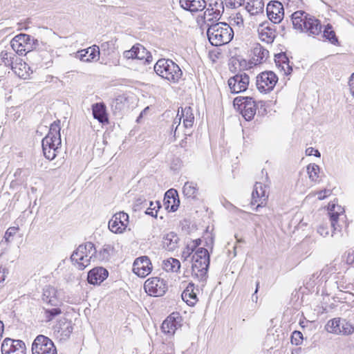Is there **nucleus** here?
<instances>
[{
	"instance_id": "nucleus-38",
	"label": "nucleus",
	"mask_w": 354,
	"mask_h": 354,
	"mask_svg": "<svg viewBox=\"0 0 354 354\" xmlns=\"http://www.w3.org/2000/svg\"><path fill=\"white\" fill-rule=\"evenodd\" d=\"M11 69L20 78L26 79L29 76L28 70L30 69V67L25 62L18 63L17 62Z\"/></svg>"
},
{
	"instance_id": "nucleus-11",
	"label": "nucleus",
	"mask_w": 354,
	"mask_h": 354,
	"mask_svg": "<svg viewBox=\"0 0 354 354\" xmlns=\"http://www.w3.org/2000/svg\"><path fill=\"white\" fill-rule=\"evenodd\" d=\"M144 288L146 292L149 295L160 297L165 293L167 289V285L166 281L162 279L151 277L145 281Z\"/></svg>"
},
{
	"instance_id": "nucleus-56",
	"label": "nucleus",
	"mask_w": 354,
	"mask_h": 354,
	"mask_svg": "<svg viewBox=\"0 0 354 354\" xmlns=\"http://www.w3.org/2000/svg\"><path fill=\"white\" fill-rule=\"evenodd\" d=\"M345 257H346V260H345L346 263L348 265H353V263H354V251L348 252L345 254Z\"/></svg>"
},
{
	"instance_id": "nucleus-40",
	"label": "nucleus",
	"mask_w": 354,
	"mask_h": 354,
	"mask_svg": "<svg viewBox=\"0 0 354 354\" xmlns=\"http://www.w3.org/2000/svg\"><path fill=\"white\" fill-rule=\"evenodd\" d=\"M323 37L328 40L330 44L335 46H339V40L336 36L335 32L333 30V26L328 24L323 31Z\"/></svg>"
},
{
	"instance_id": "nucleus-4",
	"label": "nucleus",
	"mask_w": 354,
	"mask_h": 354,
	"mask_svg": "<svg viewBox=\"0 0 354 354\" xmlns=\"http://www.w3.org/2000/svg\"><path fill=\"white\" fill-rule=\"evenodd\" d=\"M155 73L171 83H178L182 78L183 71L179 66L170 59H159L153 66Z\"/></svg>"
},
{
	"instance_id": "nucleus-46",
	"label": "nucleus",
	"mask_w": 354,
	"mask_h": 354,
	"mask_svg": "<svg viewBox=\"0 0 354 354\" xmlns=\"http://www.w3.org/2000/svg\"><path fill=\"white\" fill-rule=\"evenodd\" d=\"M217 11L214 8L208 7L204 12V19L207 21H218L221 15L216 16Z\"/></svg>"
},
{
	"instance_id": "nucleus-55",
	"label": "nucleus",
	"mask_w": 354,
	"mask_h": 354,
	"mask_svg": "<svg viewBox=\"0 0 354 354\" xmlns=\"http://www.w3.org/2000/svg\"><path fill=\"white\" fill-rule=\"evenodd\" d=\"M264 3L262 0H254L252 2V7L255 8V13L263 9Z\"/></svg>"
},
{
	"instance_id": "nucleus-34",
	"label": "nucleus",
	"mask_w": 354,
	"mask_h": 354,
	"mask_svg": "<svg viewBox=\"0 0 354 354\" xmlns=\"http://www.w3.org/2000/svg\"><path fill=\"white\" fill-rule=\"evenodd\" d=\"M93 118L101 123L108 122V117L106 113V106L103 103H96L92 106Z\"/></svg>"
},
{
	"instance_id": "nucleus-21",
	"label": "nucleus",
	"mask_w": 354,
	"mask_h": 354,
	"mask_svg": "<svg viewBox=\"0 0 354 354\" xmlns=\"http://www.w3.org/2000/svg\"><path fill=\"white\" fill-rule=\"evenodd\" d=\"M109 276L108 270L103 267H95L88 272L87 281L93 285L100 284Z\"/></svg>"
},
{
	"instance_id": "nucleus-17",
	"label": "nucleus",
	"mask_w": 354,
	"mask_h": 354,
	"mask_svg": "<svg viewBox=\"0 0 354 354\" xmlns=\"http://www.w3.org/2000/svg\"><path fill=\"white\" fill-rule=\"evenodd\" d=\"M152 267L149 258L143 256L137 258L133 264V272L140 277H145L151 272Z\"/></svg>"
},
{
	"instance_id": "nucleus-6",
	"label": "nucleus",
	"mask_w": 354,
	"mask_h": 354,
	"mask_svg": "<svg viewBox=\"0 0 354 354\" xmlns=\"http://www.w3.org/2000/svg\"><path fill=\"white\" fill-rule=\"evenodd\" d=\"M192 275L200 281L204 282L207 278L209 266V254L207 249L199 248L192 256Z\"/></svg>"
},
{
	"instance_id": "nucleus-60",
	"label": "nucleus",
	"mask_w": 354,
	"mask_h": 354,
	"mask_svg": "<svg viewBox=\"0 0 354 354\" xmlns=\"http://www.w3.org/2000/svg\"><path fill=\"white\" fill-rule=\"evenodd\" d=\"M242 100H243V102H242L243 106L244 105H247L248 104H255V102L251 97H243Z\"/></svg>"
},
{
	"instance_id": "nucleus-41",
	"label": "nucleus",
	"mask_w": 354,
	"mask_h": 354,
	"mask_svg": "<svg viewBox=\"0 0 354 354\" xmlns=\"http://www.w3.org/2000/svg\"><path fill=\"white\" fill-rule=\"evenodd\" d=\"M243 117L248 121L251 120L256 113V105L255 104H248L244 105L241 110Z\"/></svg>"
},
{
	"instance_id": "nucleus-47",
	"label": "nucleus",
	"mask_w": 354,
	"mask_h": 354,
	"mask_svg": "<svg viewBox=\"0 0 354 354\" xmlns=\"http://www.w3.org/2000/svg\"><path fill=\"white\" fill-rule=\"evenodd\" d=\"M19 227H10L5 232L3 239L5 243H10L12 241V237L14 236L16 233L19 231Z\"/></svg>"
},
{
	"instance_id": "nucleus-28",
	"label": "nucleus",
	"mask_w": 354,
	"mask_h": 354,
	"mask_svg": "<svg viewBox=\"0 0 354 354\" xmlns=\"http://www.w3.org/2000/svg\"><path fill=\"white\" fill-rule=\"evenodd\" d=\"M274 62L276 66L281 71H283L284 75H288L292 72V67L290 64V60L286 53H280L274 55Z\"/></svg>"
},
{
	"instance_id": "nucleus-20",
	"label": "nucleus",
	"mask_w": 354,
	"mask_h": 354,
	"mask_svg": "<svg viewBox=\"0 0 354 354\" xmlns=\"http://www.w3.org/2000/svg\"><path fill=\"white\" fill-rule=\"evenodd\" d=\"M268 197V195L266 194V187L263 186L261 183L257 182L254 186V189L252 193L251 202L252 205L260 202V203H259L255 207L256 211H258L259 207H263V203H266Z\"/></svg>"
},
{
	"instance_id": "nucleus-3",
	"label": "nucleus",
	"mask_w": 354,
	"mask_h": 354,
	"mask_svg": "<svg viewBox=\"0 0 354 354\" xmlns=\"http://www.w3.org/2000/svg\"><path fill=\"white\" fill-rule=\"evenodd\" d=\"M207 35L209 43L214 46L228 44L234 37L232 28L226 23L218 22L208 24Z\"/></svg>"
},
{
	"instance_id": "nucleus-2",
	"label": "nucleus",
	"mask_w": 354,
	"mask_h": 354,
	"mask_svg": "<svg viewBox=\"0 0 354 354\" xmlns=\"http://www.w3.org/2000/svg\"><path fill=\"white\" fill-rule=\"evenodd\" d=\"M292 22L295 29L309 36L318 35L322 32L320 21L313 17H308V15L302 10L295 12L292 15Z\"/></svg>"
},
{
	"instance_id": "nucleus-12",
	"label": "nucleus",
	"mask_w": 354,
	"mask_h": 354,
	"mask_svg": "<svg viewBox=\"0 0 354 354\" xmlns=\"http://www.w3.org/2000/svg\"><path fill=\"white\" fill-rule=\"evenodd\" d=\"M250 77L248 74L241 72L228 80V86L232 93L245 91L249 85Z\"/></svg>"
},
{
	"instance_id": "nucleus-30",
	"label": "nucleus",
	"mask_w": 354,
	"mask_h": 354,
	"mask_svg": "<svg viewBox=\"0 0 354 354\" xmlns=\"http://www.w3.org/2000/svg\"><path fill=\"white\" fill-rule=\"evenodd\" d=\"M115 251L114 246L111 244H104L94 252L95 259L102 262H109Z\"/></svg>"
},
{
	"instance_id": "nucleus-50",
	"label": "nucleus",
	"mask_w": 354,
	"mask_h": 354,
	"mask_svg": "<svg viewBox=\"0 0 354 354\" xmlns=\"http://www.w3.org/2000/svg\"><path fill=\"white\" fill-rule=\"evenodd\" d=\"M126 100V98L123 96H118L115 98L113 106H115V109L122 110L124 108V101Z\"/></svg>"
},
{
	"instance_id": "nucleus-45",
	"label": "nucleus",
	"mask_w": 354,
	"mask_h": 354,
	"mask_svg": "<svg viewBox=\"0 0 354 354\" xmlns=\"http://www.w3.org/2000/svg\"><path fill=\"white\" fill-rule=\"evenodd\" d=\"M161 207L160 203L158 201L155 203L153 201L149 202V207L145 211V214L156 218L158 210Z\"/></svg>"
},
{
	"instance_id": "nucleus-58",
	"label": "nucleus",
	"mask_w": 354,
	"mask_h": 354,
	"mask_svg": "<svg viewBox=\"0 0 354 354\" xmlns=\"http://www.w3.org/2000/svg\"><path fill=\"white\" fill-rule=\"evenodd\" d=\"M194 250L192 248L189 244H188L186 247V248L184 250V251L182 253V256L185 257V259L190 256L193 253Z\"/></svg>"
},
{
	"instance_id": "nucleus-16",
	"label": "nucleus",
	"mask_w": 354,
	"mask_h": 354,
	"mask_svg": "<svg viewBox=\"0 0 354 354\" xmlns=\"http://www.w3.org/2000/svg\"><path fill=\"white\" fill-rule=\"evenodd\" d=\"M129 223V215L123 212L115 214L109 222V230L114 233H122Z\"/></svg>"
},
{
	"instance_id": "nucleus-29",
	"label": "nucleus",
	"mask_w": 354,
	"mask_h": 354,
	"mask_svg": "<svg viewBox=\"0 0 354 354\" xmlns=\"http://www.w3.org/2000/svg\"><path fill=\"white\" fill-rule=\"evenodd\" d=\"M197 291L198 289L195 288L194 283H189L181 295L183 300L189 306H193L198 301Z\"/></svg>"
},
{
	"instance_id": "nucleus-61",
	"label": "nucleus",
	"mask_w": 354,
	"mask_h": 354,
	"mask_svg": "<svg viewBox=\"0 0 354 354\" xmlns=\"http://www.w3.org/2000/svg\"><path fill=\"white\" fill-rule=\"evenodd\" d=\"M201 243V240L200 239H196L194 241H192L190 246L192 247V248H193L194 250H195L198 246H199Z\"/></svg>"
},
{
	"instance_id": "nucleus-23",
	"label": "nucleus",
	"mask_w": 354,
	"mask_h": 354,
	"mask_svg": "<svg viewBox=\"0 0 354 354\" xmlns=\"http://www.w3.org/2000/svg\"><path fill=\"white\" fill-rule=\"evenodd\" d=\"M100 47L93 45L86 49H83L77 52V56L82 62H89L97 61L100 58Z\"/></svg>"
},
{
	"instance_id": "nucleus-15",
	"label": "nucleus",
	"mask_w": 354,
	"mask_h": 354,
	"mask_svg": "<svg viewBox=\"0 0 354 354\" xmlns=\"http://www.w3.org/2000/svg\"><path fill=\"white\" fill-rule=\"evenodd\" d=\"M53 329L55 335L60 341H66L73 333V323L71 320L63 318L57 322Z\"/></svg>"
},
{
	"instance_id": "nucleus-19",
	"label": "nucleus",
	"mask_w": 354,
	"mask_h": 354,
	"mask_svg": "<svg viewBox=\"0 0 354 354\" xmlns=\"http://www.w3.org/2000/svg\"><path fill=\"white\" fill-rule=\"evenodd\" d=\"M267 15L270 21L274 24H279L283 17L284 12L283 5L279 1L268 3L266 8Z\"/></svg>"
},
{
	"instance_id": "nucleus-48",
	"label": "nucleus",
	"mask_w": 354,
	"mask_h": 354,
	"mask_svg": "<svg viewBox=\"0 0 354 354\" xmlns=\"http://www.w3.org/2000/svg\"><path fill=\"white\" fill-rule=\"evenodd\" d=\"M304 337L301 332L295 330L291 335V343L296 346L301 345L303 342Z\"/></svg>"
},
{
	"instance_id": "nucleus-62",
	"label": "nucleus",
	"mask_w": 354,
	"mask_h": 354,
	"mask_svg": "<svg viewBox=\"0 0 354 354\" xmlns=\"http://www.w3.org/2000/svg\"><path fill=\"white\" fill-rule=\"evenodd\" d=\"M180 120H181V116H180L179 118H178L177 117L174 119V122H173V124H172V129L174 127V125H176V127H175V130H174V136L176 135V130H177V128L180 125Z\"/></svg>"
},
{
	"instance_id": "nucleus-35",
	"label": "nucleus",
	"mask_w": 354,
	"mask_h": 354,
	"mask_svg": "<svg viewBox=\"0 0 354 354\" xmlns=\"http://www.w3.org/2000/svg\"><path fill=\"white\" fill-rule=\"evenodd\" d=\"M136 59L143 61L144 64H149L153 59L152 55L142 45L135 44Z\"/></svg>"
},
{
	"instance_id": "nucleus-37",
	"label": "nucleus",
	"mask_w": 354,
	"mask_h": 354,
	"mask_svg": "<svg viewBox=\"0 0 354 354\" xmlns=\"http://www.w3.org/2000/svg\"><path fill=\"white\" fill-rule=\"evenodd\" d=\"M198 188L197 185L193 182H186L183 187V194L187 198L195 199L197 197Z\"/></svg>"
},
{
	"instance_id": "nucleus-14",
	"label": "nucleus",
	"mask_w": 354,
	"mask_h": 354,
	"mask_svg": "<svg viewBox=\"0 0 354 354\" xmlns=\"http://www.w3.org/2000/svg\"><path fill=\"white\" fill-rule=\"evenodd\" d=\"M182 317L178 312L170 314L161 325L162 332L165 334L172 336L176 330L181 326Z\"/></svg>"
},
{
	"instance_id": "nucleus-25",
	"label": "nucleus",
	"mask_w": 354,
	"mask_h": 354,
	"mask_svg": "<svg viewBox=\"0 0 354 354\" xmlns=\"http://www.w3.org/2000/svg\"><path fill=\"white\" fill-rule=\"evenodd\" d=\"M328 214L330 216V225L333 228L332 236L335 231L340 232L341 228L337 224L339 216L341 213L344 212L343 208L341 206H336L335 203L328 204Z\"/></svg>"
},
{
	"instance_id": "nucleus-8",
	"label": "nucleus",
	"mask_w": 354,
	"mask_h": 354,
	"mask_svg": "<svg viewBox=\"0 0 354 354\" xmlns=\"http://www.w3.org/2000/svg\"><path fill=\"white\" fill-rule=\"evenodd\" d=\"M325 329L327 332L337 335L348 336L354 333V326L341 317L328 320L325 325Z\"/></svg>"
},
{
	"instance_id": "nucleus-1",
	"label": "nucleus",
	"mask_w": 354,
	"mask_h": 354,
	"mask_svg": "<svg viewBox=\"0 0 354 354\" xmlns=\"http://www.w3.org/2000/svg\"><path fill=\"white\" fill-rule=\"evenodd\" d=\"M60 120L51 124L48 133L42 139L41 146L44 156L48 160H53L61 146Z\"/></svg>"
},
{
	"instance_id": "nucleus-49",
	"label": "nucleus",
	"mask_w": 354,
	"mask_h": 354,
	"mask_svg": "<svg viewBox=\"0 0 354 354\" xmlns=\"http://www.w3.org/2000/svg\"><path fill=\"white\" fill-rule=\"evenodd\" d=\"M62 313V310L59 308H54L51 309H46L45 314L47 321L52 320L55 317L60 315Z\"/></svg>"
},
{
	"instance_id": "nucleus-54",
	"label": "nucleus",
	"mask_w": 354,
	"mask_h": 354,
	"mask_svg": "<svg viewBox=\"0 0 354 354\" xmlns=\"http://www.w3.org/2000/svg\"><path fill=\"white\" fill-rule=\"evenodd\" d=\"M317 232L323 236H326L329 233V229L327 225H320L317 228Z\"/></svg>"
},
{
	"instance_id": "nucleus-27",
	"label": "nucleus",
	"mask_w": 354,
	"mask_h": 354,
	"mask_svg": "<svg viewBox=\"0 0 354 354\" xmlns=\"http://www.w3.org/2000/svg\"><path fill=\"white\" fill-rule=\"evenodd\" d=\"M44 46V49H41V46L40 48H37L38 50H36L37 53L33 55V58L36 56H39L40 59L35 60L37 64H41V66H45L48 67V66L53 63L52 53L53 50L50 48L49 46L47 47L46 45Z\"/></svg>"
},
{
	"instance_id": "nucleus-42",
	"label": "nucleus",
	"mask_w": 354,
	"mask_h": 354,
	"mask_svg": "<svg viewBox=\"0 0 354 354\" xmlns=\"http://www.w3.org/2000/svg\"><path fill=\"white\" fill-rule=\"evenodd\" d=\"M115 44L113 41H105L101 44L100 51L104 55H110L115 53Z\"/></svg>"
},
{
	"instance_id": "nucleus-13",
	"label": "nucleus",
	"mask_w": 354,
	"mask_h": 354,
	"mask_svg": "<svg viewBox=\"0 0 354 354\" xmlns=\"http://www.w3.org/2000/svg\"><path fill=\"white\" fill-rule=\"evenodd\" d=\"M2 354H26V347L22 340L6 338L1 344Z\"/></svg>"
},
{
	"instance_id": "nucleus-39",
	"label": "nucleus",
	"mask_w": 354,
	"mask_h": 354,
	"mask_svg": "<svg viewBox=\"0 0 354 354\" xmlns=\"http://www.w3.org/2000/svg\"><path fill=\"white\" fill-rule=\"evenodd\" d=\"M162 268L166 272H177L180 268V263L176 259L169 258L163 261Z\"/></svg>"
},
{
	"instance_id": "nucleus-5",
	"label": "nucleus",
	"mask_w": 354,
	"mask_h": 354,
	"mask_svg": "<svg viewBox=\"0 0 354 354\" xmlns=\"http://www.w3.org/2000/svg\"><path fill=\"white\" fill-rule=\"evenodd\" d=\"M40 43L37 39H34L30 35L21 33L16 35L10 41V45L19 55H28L33 58V55L37 53V48H40Z\"/></svg>"
},
{
	"instance_id": "nucleus-9",
	"label": "nucleus",
	"mask_w": 354,
	"mask_h": 354,
	"mask_svg": "<svg viewBox=\"0 0 354 354\" xmlns=\"http://www.w3.org/2000/svg\"><path fill=\"white\" fill-rule=\"evenodd\" d=\"M278 81L277 75L270 71L261 73L257 76L256 85L261 93H270Z\"/></svg>"
},
{
	"instance_id": "nucleus-63",
	"label": "nucleus",
	"mask_w": 354,
	"mask_h": 354,
	"mask_svg": "<svg viewBox=\"0 0 354 354\" xmlns=\"http://www.w3.org/2000/svg\"><path fill=\"white\" fill-rule=\"evenodd\" d=\"M243 97H236L234 100V105H241L243 106V104L242 102H243V100H242Z\"/></svg>"
},
{
	"instance_id": "nucleus-10",
	"label": "nucleus",
	"mask_w": 354,
	"mask_h": 354,
	"mask_svg": "<svg viewBox=\"0 0 354 354\" xmlns=\"http://www.w3.org/2000/svg\"><path fill=\"white\" fill-rule=\"evenodd\" d=\"M32 354H57L54 343L48 337L39 335L32 344Z\"/></svg>"
},
{
	"instance_id": "nucleus-18",
	"label": "nucleus",
	"mask_w": 354,
	"mask_h": 354,
	"mask_svg": "<svg viewBox=\"0 0 354 354\" xmlns=\"http://www.w3.org/2000/svg\"><path fill=\"white\" fill-rule=\"evenodd\" d=\"M275 28L276 25L269 21L261 24L258 28L260 39L267 44H272L276 37Z\"/></svg>"
},
{
	"instance_id": "nucleus-52",
	"label": "nucleus",
	"mask_w": 354,
	"mask_h": 354,
	"mask_svg": "<svg viewBox=\"0 0 354 354\" xmlns=\"http://www.w3.org/2000/svg\"><path fill=\"white\" fill-rule=\"evenodd\" d=\"M136 49L133 45L130 50L124 51L123 57L127 59H136Z\"/></svg>"
},
{
	"instance_id": "nucleus-64",
	"label": "nucleus",
	"mask_w": 354,
	"mask_h": 354,
	"mask_svg": "<svg viewBox=\"0 0 354 354\" xmlns=\"http://www.w3.org/2000/svg\"><path fill=\"white\" fill-rule=\"evenodd\" d=\"M246 8L248 10V11L250 12H252V14L255 13V12H254L255 11V8H252V2L251 1L248 3V4L246 6Z\"/></svg>"
},
{
	"instance_id": "nucleus-44",
	"label": "nucleus",
	"mask_w": 354,
	"mask_h": 354,
	"mask_svg": "<svg viewBox=\"0 0 354 354\" xmlns=\"http://www.w3.org/2000/svg\"><path fill=\"white\" fill-rule=\"evenodd\" d=\"M307 172L309 176V178L312 181H316L319 177L318 174L319 172V167L315 163L310 164L307 167Z\"/></svg>"
},
{
	"instance_id": "nucleus-26",
	"label": "nucleus",
	"mask_w": 354,
	"mask_h": 354,
	"mask_svg": "<svg viewBox=\"0 0 354 354\" xmlns=\"http://www.w3.org/2000/svg\"><path fill=\"white\" fill-rule=\"evenodd\" d=\"M180 7L191 12H197L204 10L207 6L205 0H179Z\"/></svg>"
},
{
	"instance_id": "nucleus-57",
	"label": "nucleus",
	"mask_w": 354,
	"mask_h": 354,
	"mask_svg": "<svg viewBox=\"0 0 354 354\" xmlns=\"http://www.w3.org/2000/svg\"><path fill=\"white\" fill-rule=\"evenodd\" d=\"M306 153L307 156L314 155L316 157H320L321 156L320 152L317 149H314L313 147H309L306 149Z\"/></svg>"
},
{
	"instance_id": "nucleus-24",
	"label": "nucleus",
	"mask_w": 354,
	"mask_h": 354,
	"mask_svg": "<svg viewBox=\"0 0 354 354\" xmlns=\"http://www.w3.org/2000/svg\"><path fill=\"white\" fill-rule=\"evenodd\" d=\"M17 54V52L14 50L11 45L9 47H6L0 53L1 63L6 67L11 68L19 59Z\"/></svg>"
},
{
	"instance_id": "nucleus-7",
	"label": "nucleus",
	"mask_w": 354,
	"mask_h": 354,
	"mask_svg": "<svg viewBox=\"0 0 354 354\" xmlns=\"http://www.w3.org/2000/svg\"><path fill=\"white\" fill-rule=\"evenodd\" d=\"M96 250L97 248L92 242L81 244L73 251L71 256V260L78 270H83L90 265L91 259H95L94 252Z\"/></svg>"
},
{
	"instance_id": "nucleus-36",
	"label": "nucleus",
	"mask_w": 354,
	"mask_h": 354,
	"mask_svg": "<svg viewBox=\"0 0 354 354\" xmlns=\"http://www.w3.org/2000/svg\"><path fill=\"white\" fill-rule=\"evenodd\" d=\"M181 118L183 119V125L186 129L190 128L193 126L194 122V116L192 112V109L190 106H186L182 109Z\"/></svg>"
},
{
	"instance_id": "nucleus-43",
	"label": "nucleus",
	"mask_w": 354,
	"mask_h": 354,
	"mask_svg": "<svg viewBox=\"0 0 354 354\" xmlns=\"http://www.w3.org/2000/svg\"><path fill=\"white\" fill-rule=\"evenodd\" d=\"M208 7L214 8L217 11L216 16L221 15L224 11L223 2L222 0H208Z\"/></svg>"
},
{
	"instance_id": "nucleus-51",
	"label": "nucleus",
	"mask_w": 354,
	"mask_h": 354,
	"mask_svg": "<svg viewBox=\"0 0 354 354\" xmlns=\"http://www.w3.org/2000/svg\"><path fill=\"white\" fill-rule=\"evenodd\" d=\"M243 3V0H225L227 7L235 8L241 6Z\"/></svg>"
},
{
	"instance_id": "nucleus-22",
	"label": "nucleus",
	"mask_w": 354,
	"mask_h": 354,
	"mask_svg": "<svg viewBox=\"0 0 354 354\" xmlns=\"http://www.w3.org/2000/svg\"><path fill=\"white\" fill-rule=\"evenodd\" d=\"M163 201L167 210L171 212H176L180 205V200L176 190L170 189L167 191Z\"/></svg>"
},
{
	"instance_id": "nucleus-32",
	"label": "nucleus",
	"mask_w": 354,
	"mask_h": 354,
	"mask_svg": "<svg viewBox=\"0 0 354 354\" xmlns=\"http://www.w3.org/2000/svg\"><path fill=\"white\" fill-rule=\"evenodd\" d=\"M179 238L178 235L171 232L163 236L162 245L168 251H174L178 247Z\"/></svg>"
},
{
	"instance_id": "nucleus-59",
	"label": "nucleus",
	"mask_w": 354,
	"mask_h": 354,
	"mask_svg": "<svg viewBox=\"0 0 354 354\" xmlns=\"http://www.w3.org/2000/svg\"><path fill=\"white\" fill-rule=\"evenodd\" d=\"M8 245H9V243H5L4 239H3L0 242V252H1V254H3L7 250Z\"/></svg>"
},
{
	"instance_id": "nucleus-31",
	"label": "nucleus",
	"mask_w": 354,
	"mask_h": 354,
	"mask_svg": "<svg viewBox=\"0 0 354 354\" xmlns=\"http://www.w3.org/2000/svg\"><path fill=\"white\" fill-rule=\"evenodd\" d=\"M252 53V59L255 65L266 62L269 56V51L259 44H257L253 48Z\"/></svg>"
},
{
	"instance_id": "nucleus-53",
	"label": "nucleus",
	"mask_w": 354,
	"mask_h": 354,
	"mask_svg": "<svg viewBox=\"0 0 354 354\" xmlns=\"http://www.w3.org/2000/svg\"><path fill=\"white\" fill-rule=\"evenodd\" d=\"M332 194V190L330 189H323L317 192V198L319 201L325 199L326 197L329 196Z\"/></svg>"
},
{
	"instance_id": "nucleus-33",
	"label": "nucleus",
	"mask_w": 354,
	"mask_h": 354,
	"mask_svg": "<svg viewBox=\"0 0 354 354\" xmlns=\"http://www.w3.org/2000/svg\"><path fill=\"white\" fill-rule=\"evenodd\" d=\"M42 300L51 306H57V290L52 286H46L43 289Z\"/></svg>"
}]
</instances>
